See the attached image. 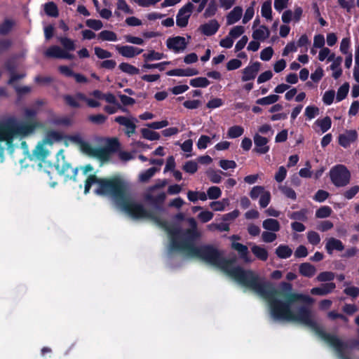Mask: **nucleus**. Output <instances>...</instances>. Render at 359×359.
I'll return each mask as SVG.
<instances>
[{
    "instance_id": "8",
    "label": "nucleus",
    "mask_w": 359,
    "mask_h": 359,
    "mask_svg": "<svg viewBox=\"0 0 359 359\" xmlns=\"http://www.w3.org/2000/svg\"><path fill=\"white\" fill-rule=\"evenodd\" d=\"M55 166L58 173L64 175L66 180H76L78 169L77 168H73L70 163L65 161L62 150H60L57 154V161Z\"/></svg>"
},
{
    "instance_id": "59",
    "label": "nucleus",
    "mask_w": 359,
    "mask_h": 359,
    "mask_svg": "<svg viewBox=\"0 0 359 359\" xmlns=\"http://www.w3.org/2000/svg\"><path fill=\"white\" fill-rule=\"evenodd\" d=\"M307 239L309 243L313 245H317L320 242V235L314 231H310L307 233Z\"/></svg>"
},
{
    "instance_id": "49",
    "label": "nucleus",
    "mask_w": 359,
    "mask_h": 359,
    "mask_svg": "<svg viewBox=\"0 0 359 359\" xmlns=\"http://www.w3.org/2000/svg\"><path fill=\"white\" fill-rule=\"evenodd\" d=\"M45 13L51 17H57L58 15V9L55 4L48 2L44 5Z\"/></svg>"
},
{
    "instance_id": "33",
    "label": "nucleus",
    "mask_w": 359,
    "mask_h": 359,
    "mask_svg": "<svg viewBox=\"0 0 359 359\" xmlns=\"http://www.w3.org/2000/svg\"><path fill=\"white\" fill-rule=\"evenodd\" d=\"M262 226L267 231L273 232L278 231L280 229L279 222L276 219H266L262 223Z\"/></svg>"
},
{
    "instance_id": "38",
    "label": "nucleus",
    "mask_w": 359,
    "mask_h": 359,
    "mask_svg": "<svg viewBox=\"0 0 359 359\" xmlns=\"http://www.w3.org/2000/svg\"><path fill=\"white\" fill-rule=\"evenodd\" d=\"M206 173H207V175H208L209 180L212 183H215V184H218L222 181L221 174H222L225 176L228 175V174L226 172H224L221 170L215 171L214 170H208Z\"/></svg>"
},
{
    "instance_id": "35",
    "label": "nucleus",
    "mask_w": 359,
    "mask_h": 359,
    "mask_svg": "<svg viewBox=\"0 0 359 359\" xmlns=\"http://www.w3.org/2000/svg\"><path fill=\"white\" fill-rule=\"evenodd\" d=\"M58 40L61 45L63 46V50L67 53H69V51H73L76 49V44L74 40L65 36L59 37Z\"/></svg>"
},
{
    "instance_id": "37",
    "label": "nucleus",
    "mask_w": 359,
    "mask_h": 359,
    "mask_svg": "<svg viewBox=\"0 0 359 359\" xmlns=\"http://www.w3.org/2000/svg\"><path fill=\"white\" fill-rule=\"evenodd\" d=\"M110 155L105 147H95L92 156L96 157L101 161H107L109 158Z\"/></svg>"
},
{
    "instance_id": "16",
    "label": "nucleus",
    "mask_w": 359,
    "mask_h": 359,
    "mask_svg": "<svg viewBox=\"0 0 359 359\" xmlns=\"http://www.w3.org/2000/svg\"><path fill=\"white\" fill-rule=\"evenodd\" d=\"M133 120L137 121V119L134 118H133V120H131L128 117L119 116L115 118L114 121L121 126H125L126 128V135L128 137H130L133 134L135 133L136 129V125L134 123Z\"/></svg>"
},
{
    "instance_id": "20",
    "label": "nucleus",
    "mask_w": 359,
    "mask_h": 359,
    "mask_svg": "<svg viewBox=\"0 0 359 359\" xmlns=\"http://www.w3.org/2000/svg\"><path fill=\"white\" fill-rule=\"evenodd\" d=\"M342 60V57L340 56L336 57L335 55H332L331 57L329 58V62H332L330 66V68L332 72V76L335 79L340 77L342 74V69L341 68Z\"/></svg>"
},
{
    "instance_id": "62",
    "label": "nucleus",
    "mask_w": 359,
    "mask_h": 359,
    "mask_svg": "<svg viewBox=\"0 0 359 359\" xmlns=\"http://www.w3.org/2000/svg\"><path fill=\"white\" fill-rule=\"evenodd\" d=\"M107 118V117L102 114L90 115L88 116V120L90 122L97 125H101L104 123L106 121Z\"/></svg>"
},
{
    "instance_id": "39",
    "label": "nucleus",
    "mask_w": 359,
    "mask_h": 359,
    "mask_svg": "<svg viewBox=\"0 0 359 359\" xmlns=\"http://www.w3.org/2000/svg\"><path fill=\"white\" fill-rule=\"evenodd\" d=\"M315 124L320 128L322 133L327 132L332 126V120L330 117L325 116L322 119H317Z\"/></svg>"
},
{
    "instance_id": "26",
    "label": "nucleus",
    "mask_w": 359,
    "mask_h": 359,
    "mask_svg": "<svg viewBox=\"0 0 359 359\" xmlns=\"http://www.w3.org/2000/svg\"><path fill=\"white\" fill-rule=\"evenodd\" d=\"M259 63L255 62L244 69L243 72V80L249 81L254 79L259 71Z\"/></svg>"
},
{
    "instance_id": "48",
    "label": "nucleus",
    "mask_w": 359,
    "mask_h": 359,
    "mask_svg": "<svg viewBox=\"0 0 359 359\" xmlns=\"http://www.w3.org/2000/svg\"><path fill=\"white\" fill-rule=\"evenodd\" d=\"M158 169L156 167H151L144 172H142L139 177V179L142 182H146L149 180L156 173Z\"/></svg>"
},
{
    "instance_id": "19",
    "label": "nucleus",
    "mask_w": 359,
    "mask_h": 359,
    "mask_svg": "<svg viewBox=\"0 0 359 359\" xmlns=\"http://www.w3.org/2000/svg\"><path fill=\"white\" fill-rule=\"evenodd\" d=\"M358 137V133L355 130H347L344 134H340L339 135V144L344 147L347 148L349 147L351 142L356 140Z\"/></svg>"
},
{
    "instance_id": "34",
    "label": "nucleus",
    "mask_w": 359,
    "mask_h": 359,
    "mask_svg": "<svg viewBox=\"0 0 359 359\" xmlns=\"http://www.w3.org/2000/svg\"><path fill=\"white\" fill-rule=\"evenodd\" d=\"M276 254L280 259H287L292 255V250L288 245H280L276 249Z\"/></svg>"
},
{
    "instance_id": "50",
    "label": "nucleus",
    "mask_w": 359,
    "mask_h": 359,
    "mask_svg": "<svg viewBox=\"0 0 359 359\" xmlns=\"http://www.w3.org/2000/svg\"><path fill=\"white\" fill-rule=\"evenodd\" d=\"M190 84L194 88H205L208 86L209 81L205 77H198L191 79Z\"/></svg>"
},
{
    "instance_id": "46",
    "label": "nucleus",
    "mask_w": 359,
    "mask_h": 359,
    "mask_svg": "<svg viewBox=\"0 0 359 359\" xmlns=\"http://www.w3.org/2000/svg\"><path fill=\"white\" fill-rule=\"evenodd\" d=\"M14 25L15 22L13 20L6 19L0 25V34H7L12 30Z\"/></svg>"
},
{
    "instance_id": "45",
    "label": "nucleus",
    "mask_w": 359,
    "mask_h": 359,
    "mask_svg": "<svg viewBox=\"0 0 359 359\" xmlns=\"http://www.w3.org/2000/svg\"><path fill=\"white\" fill-rule=\"evenodd\" d=\"M112 105H106L104 107V111L109 114L116 113L118 110L123 112H127L128 109L122 106L119 102L116 104H111Z\"/></svg>"
},
{
    "instance_id": "51",
    "label": "nucleus",
    "mask_w": 359,
    "mask_h": 359,
    "mask_svg": "<svg viewBox=\"0 0 359 359\" xmlns=\"http://www.w3.org/2000/svg\"><path fill=\"white\" fill-rule=\"evenodd\" d=\"M217 10V5L215 0H212L208 3V6L203 13V15L205 18H210L215 15Z\"/></svg>"
},
{
    "instance_id": "42",
    "label": "nucleus",
    "mask_w": 359,
    "mask_h": 359,
    "mask_svg": "<svg viewBox=\"0 0 359 359\" xmlns=\"http://www.w3.org/2000/svg\"><path fill=\"white\" fill-rule=\"evenodd\" d=\"M244 133V129L240 126H233L229 128L227 136L229 138H237L241 136Z\"/></svg>"
},
{
    "instance_id": "11",
    "label": "nucleus",
    "mask_w": 359,
    "mask_h": 359,
    "mask_svg": "<svg viewBox=\"0 0 359 359\" xmlns=\"http://www.w3.org/2000/svg\"><path fill=\"white\" fill-rule=\"evenodd\" d=\"M194 7V4L191 2H189L179 10L176 16V24L178 27H184L188 25Z\"/></svg>"
},
{
    "instance_id": "18",
    "label": "nucleus",
    "mask_w": 359,
    "mask_h": 359,
    "mask_svg": "<svg viewBox=\"0 0 359 359\" xmlns=\"http://www.w3.org/2000/svg\"><path fill=\"white\" fill-rule=\"evenodd\" d=\"M254 142L255 148L254 151L258 154H264L269 151V147L266 145L268 143V139L257 133L254 136Z\"/></svg>"
},
{
    "instance_id": "28",
    "label": "nucleus",
    "mask_w": 359,
    "mask_h": 359,
    "mask_svg": "<svg viewBox=\"0 0 359 359\" xmlns=\"http://www.w3.org/2000/svg\"><path fill=\"white\" fill-rule=\"evenodd\" d=\"M299 271L302 276L307 278L313 277L316 272V267L308 262L301 264L299 265Z\"/></svg>"
},
{
    "instance_id": "29",
    "label": "nucleus",
    "mask_w": 359,
    "mask_h": 359,
    "mask_svg": "<svg viewBox=\"0 0 359 359\" xmlns=\"http://www.w3.org/2000/svg\"><path fill=\"white\" fill-rule=\"evenodd\" d=\"M62 139L63 135L61 133L55 130H50L46 133L43 140V143L47 144H52L54 142L62 140Z\"/></svg>"
},
{
    "instance_id": "9",
    "label": "nucleus",
    "mask_w": 359,
    "mask_h": 359,
    "mask_svg": "<svg viewBox=\"0 0 359 359\" xmlns=\"http://www.w3.org/2000/svg\"><path fill=\"white\" fill-rule=\"evenodd\" d=\"M16 120L14 118H9L0 122V142L6 141L8 144L11 143L15 133Z\"/></svg>"
},
{
    "instance_id": "15",
    "label": "nucleus",
    "mask_w": 359,
    "mask_h": 359,
    "mask_svg": "<svg viewBox=\"0 0 359 359\" xmlns=\"http://www.w3.org/2000/svg\"><path fill=\"white\" fill-rule=\"evenodd\" d=\"M167 46L175 53L182 52L187 47V42L184 37L176 36L167 40Z\"/></svg>"
},
{
    "instance_id": "24",
    "label": "nucleus",
    "mask_w": 359,
    "mask_h": 359,
    "mask_svg": "<svg viewBox=\"0 0 359 359\" xmlns=\"http://www.w3.org/2000/svg\"><path fill=\"white\" fill-rule=\"evenodd\" d=\"M15 67V63L13 61H8L5 64L4 67L1 69H0V78L4 74L8 72L10 74V79L8 83L9 84H13L16 80H18L20 77L13 74Z\"/></svg>"
},
{
    "instance_id": "2",
    "label": "nucleus",
    "mask_w": 359,
    "mask_h": 359,
    "mask_svg": "<svg viewBox=\"0 0 359 359\" xmlns=\"http://www.w3.org/2000/svg\"><path fill=\"white\" fill-rule=\"evenodd\" d=\"M97 184L95 191L99 196H111L117 203L129 190V184L119 176L98 178L95 175H90L84 184V193L89 192L93 184Z\"/></svg>"
},
{
    "instance_id": "31",
    "label": "nucleus",
    "mask_w": 359,
    "mask_h": 359,
    "mask_svg": "<svg viewBox=\"0 0 359 359\" xmlns=\"http://www.w3.org/2000/svg\"><path fill=\"white\" fill-rule=\"evenodd\" d=\"M251 251L254 255L259 260L265 262L268 259L269 253L268 251L259 245H254L251 248Z\"/></svg>"
},
{
    "instance_id": "5",
    "label": "nucleus",
    "mask_w": 359,
    "mask_h": 359,
    "mask_svg": "<svg viewBox=\"0 0 359 359\" xmlns=\"http://www.w3.org/2000/svg\"><path fill=\"white\" fill-rule=\"evenodd\" d=\"M123 211L135 219L151 217V211L147 210L141 203L128 196V193L116 203Z\"/></svg>"
},
{
    "instance_id": "61",
    "label": "nucleus",
    "mask_w": 359,
    "mask_h": 359,
    "mask_svg": "<svg viewBox=\"0 0 359 359\" xmlns=\"http://www.w3.org/2000/svg\"><path fill=\"white\" fill-rule=\"evenodd\" d=\"M316 278L320 282L331 281L334 278V273L332 271H323L320 273Z\"/></svg>"
},
{
    "instance_id": "55",
    "label": "nucleus",
    "mask_w": 359,
    "mask_h": 359,
    "mask_svg": "<svg viewBox=\"0 0 359 359\" xmlns=\"http://www.w3.org/2000/svg\"><path fill=\"white\" fill-rule=\"evenodd\" d=\"M207 195L210 199L215 200L221 196L222 191L218 187H210L207 191Z\"/></svg>"
},
{
    "instance_id": "47",
    "label": "nucleus",
    "mask_w": 359,
    "mask_h": 359,
    "mask_svg": "<svg viewBox=\"0 0 359 359\" xmlns=\"http://www.w3.org/2000/svg\"><path fill=\"white\" fill-rule=\"evenodd\" d=\"M143 57L145 61H154L160 60L165 57L163 53L156 52L154 50H150L148 53H144Z\"/></svg>"
},
{
    "instance_id": "7",
    "label": "nucleus",
    "mask_w": 359,
    "mask_h": 359,
    "mask_svg": "<svg viewBox=\"0 0 359 359\" xmlns=\"http://www.w3.org/2000/svg\"><path fill=\"white\" fill-rule=\"evenodd\" d=\"M151 217H149L148 219H151L156 222V224L161 228L163 229L169 235L170 238V250L175 251V248L173 246V241L179 242V233L180 227L173 224H170L166 220L161 219L160 217L156 216L153 212H151Z\"/></svg>"
},
{
    "instance_id": "17",
    "label": "nucleus",
    "mask_w": 359,
    "mask_h": 359,
    "mask_svg": "<svg viewBox=\"0 0 359 359\" xmlns=\"http://www.w3.org/2000/svg\"><path fill=\"white\" fill-rule=\"evenodd\" d=\"M116 50L122 56L132 58L142 53L143 50L131 46H116Z\"/></svg>"
},
{
    "instance_id": "27",
    "label": "nucleus",
    "mask_w": 359,
    "mask_h": 359,
    "mask_svg": "<svg viewBox=\"0 0 359 359\" xmlns=\"http://www.w3.org/2000/svg\"><path fill=\"white\" fill-rule=\"evenodd\" d=\"M243 9L240 6L235 7L227 15V25H233L237 22L242 17Z\"/></svg>"
},
{
    "instance_id": "25",
    "label": "nucleus",
    "mask_w": 359,
    "mask_h": 359,
    "mask_svg": "<svg viewBox=\"0 0 359 359\" xmlns=\"http://www.w3.org/2000/svg\"><path fill=\"white\" fill-rule=\"evenodd\" d=\"M325 249L329 255H332L334 250L340 252L344 250V245L340 240L332 237L327 240Z\"/></svg>"
},
{
    "instance_id": "4",
    "label": "nucleus",
    "mask_w": 359,
    "mask_h": 359,
    "mask_svg": "<svg viewBox=\"0 0 359 359\" xmlns=\"http://www.w3.org/2000/svg\"><path fill=\"white\" fill-rule=\"evenodd\" d=\"M188 223L190 228L186 229L180 228L179 242L173 241V246L175 248V251H180L189 245L195 243L201 237V233L198 230L196 219L194 217H190L188 219Z\"/></svg>"
},
{
    "instance_id": "58",
    "label": "nucleus",
    "mask_w": 359,
    "mask_h": 359,
    "mask_svg": "<svg viewBox=\"0 0 359 359\" xmlns=\"http://www.w3.org/2000/svg\"><path fill=\"white\" fill-rule=\"evenodd\" d=\"M183 170L189 174H194L198 170V165L194 161H189L183 165Z\"/></svg>"
},
{
    "instance_id": "6",
    "label": "nucleus",
    "mask_w": 359,
    "mask_h": 359,
    "mask_svg": "<svg viewBox=\"0 0 359 359\" xmlns=\"http://www.w3.org/2000/svg\"><path fill=\"white\" fill-rule=\"evenodd\" d=\"M329 174L332 183L336 187H344L350 183L351 172L344 165L338 164L333 166Z\"/></svg>"
},
{
    "instance_id": "32",
    "label": "nucleus",
    "mask_w": 359,
    "mask_h": 359,
    "mask_svg": "<svg viewBox=\"0 0 359 359\" xmlns=\"http://www.w3.org/2000/svg\"><path fill=\"white\" fill-rule=\"evenodd\" d=\"M308 214L309 210L306 208H302L299 211L292 212L288 215V217L290 219L296 222H306L308 220Z\"/></svg>"
},
{
    "instance_id": "60",
    "label": "nucleus",
    "mask_w": 359,
    "mask_h": 359,
    "mask_svg": "<svg viewBox=\"0 0 359 359\" xmlns=\"http://www.w3.org/2000/svg\"><path fill=\"white\" fill-rule=\"evenodd\" d=\"M265 189L262 186H255L250 192V196L252 200H256L265 192Z\"/></svg>"
},
{
    "instance_id": "43",
    "label": "nucleus",
    "mask_w": 359,
    "mask_h": 359,
    "mask_svg": "<svg viewBox=\"0 0 359 359\" xmlns=\"http://www.w3.org/2000/svg\"><path fill=\"white\" fill-rule=\"evenodd\" d=\"M271 1L268 0L264 2L261 8V14L262 17L267 20L271 19Z\"/></svg>"
},
{
    "instance_id": "63",
    "label": "nucleus",
    "mask_w": 359,
    "mask_h": 359,
    "mask_svg": "<svg viewBox=\"0 0 359 359\" xmlns=\"http://www.w3.org/2000/svg\"><path fill=\"white\" fill-rule=\"evenodd\" d=\"M211 142V138L209 136L203 135H201L197 142V147L198 149H205L208 147V144Z\"/></svg>"
},
{
    "instance_id": "13",
    "label": "nucleus",
    "mask_w": 359,
    "mask_h": 359,
    "mask_svg": "<svg viewBox=\"0 0 359 359\" xmlns=\"http://www.w3.org/2000/svg\"><path fill=\"white\" fill-rule=\"evenodd\" d=\"M144 201L154 207L156 210H160L162 209L163 203L166 198V195L164 192L158 194L157 196H153L151 194H145Z\"/></svg>"
},
{
    "instance_id": "52",
    "label": "nucleus",
    "mask_w": 359,
    "mask_h": 359,
    "mask_svg": "<svg viewBox=\"0 0 359 359\" xmlns=\"http://www.w3.org/2000/svg\"><path fill=\"white\" fill-rule=\"evenodd\" d=\"M332 212V208L329 206L325 205L318 208L316 212V217L317 218H326L331 215Z\"/></svg>"
},
{
    "instance_id": "57",
    "label": "nucleus",
    "mask_w": 359,
    "mask_h": 359,
    "mask_svg": "<svg viewBox=\"0 0 359 359\" xmlns=\"http://www.w3.org/2000/svg\"><path fill=\"white\" fill-rule=\"evenodd\" d=\"M305 116L309 120L315 118L319 114V109L313 105H310L305 109Z\"/></svg>"
},
{
    "instance_id": "23",
    "label": "nucleus",
    "mask_w": 359,
    "mask_h": 359,
    "mask_svg": "<svg viewBox=\"0 0 359 359\" xmlns=\"http://www.w3.org/2000/svg\"><path fill=\"white\" fill-rule=\"evenodd\" d=\"M336 287L334 283H323L320 287L311 289V293L313 295L323 296L332 292Z\"/></svg>"
},
{
    "instance_id": "36",
    "label": "nucleus",
    "mask_w": 359,
    "mask_h": 359,
    "mask_svg": "<svg viewBox=\"0 0 359 359\" xmlns=\"http://www.w3.org/2000/svg\"><path fill=\"white\" fill-rule=\"evenodd\" d=\"M98 39L103 41H116L118 37L116 33L109 30H103L98 35Z\"/></svg>"
},
{
    "instance_id": "64",
    "label": "nucleus",
    "mask_w": 359,
    "mask_h": 359,
    "mask_svg": "<svg viewBox=\"0 0 359 359\" xmlns=\"http://www.w3.org/2000/svg\"><path fill=\"white\" fill-rule=\"evenodd\" d=\"M86 25L95 31L100 30L102 28L103 24L99 20L88 19L86 21Z\"/></svg>"
},
{
    "instance_id": "40",
    "label": "nucleus",
    "mask_w": 359,
    "mask_h": 359,
    "mask_svg": "<svg viewBox=\"0 0 359 359\" xmlns=\"http://www.w3.org/2000/svg\"><path fill=\"white\" fill-rule=\"evenodd\" d=\"M118 67L123 72L126 73L129 75L138 74L140 72L139 69L127 62L121 63Z\"/></svg>"
},
{
    "instance_id": "10",
    "label": "nucleus",
    "mask_w": 359,
    "mask_h": 359,
    "mask_svg": "<svg viewBox=\"0 0 359 359\" xmlns=\"http://www.w3.org/2000/svg\"><path fill=\"white\" fill-rule=\"evenodd\" d=\"M64 100L67 105L73 108H78L81 107L79 101L86 102L88 106L93 108L97 107L100 105L97 100L95 99L87 98L85 95L81 93H77L75 97L66 95L64 96Z\"/></svg>"
},
{
    "instance_id": "54",
    "label": "nucleus",
    "mask_w": 359,
    "mask_h": 359,
    "mask_svg": "<svg viewBox=\"0 0 359 359\" xmlns=\"http://www.w3.org/2000/svg\"><path fill=\"white\" fill-rule=\"evenodd\" d=\"M33 153L38 159L44 160L47 157L48 151L42 144H39L36 146Z\"/></svg>"
},
{
    "instance_id": "12",
    "label": "nucleus",
    "mask_w": 359,
    "mask_h": 359,
    "mask_svg": "<svg viewBox=\"0 0 359 359\" xmlns=\"http://www.w3.org/2000/svg\"><path fill=\"white\" fill-rule=\"evenodd\" d=\"M41 126V123L36 120L26 121L20 124H18L16 122L15 133L18 135H27L32 133L36 128Z\"/></svg>"
},
{
    "instance_id": "41",
    "label": "nucleus",
    "mask_w": 359,
    "mask_h": 359,
    "mask_svg": "<svg viewBox=\"0 0 359 359\" xmlns=\"http://www.w3.org/2000/svg\"><path fill=\"white\" fill-rule=\"evenodd\" d=\"M141 134L143 138L151 141L158 140L161 137L158 133L151 130L149 128H142Z\"/></svg>"
},
{
    "instance_id": "56",
    "label": "nucleus",
    "mask_w": 359,
    "mask_h": 359,
    "mask_svg": "<svg viewBox=\"0 0 359 359\" xmlns=\"http://www.w3.org/2000/svg\"><path fill=\"white\" fill-rule=\"evenodd\" d=\"M358 192H359V186L355 185V186L351 187L348 189L346 190L345 191H344L342 195L346 199L351 200V199L353 198Z\"/></svg>"
},
{
    "instance_id": "44",
    "label": "nucleus",
    "mask_w": 359,
    "mask_h": 359,
    "mask_svg": "<svg viewBox=\"0 0 359 359\" xmlns=\"http://www.w3.org/2000/svg\"><path fill=\"white\" fill-rule=\"evenodd\" d=\"M279 96L277 95H269L268 96L257 100L256 104L260 105H269L275 103L278 101Z\"/></svg>"
},
{
    "instance_id": "30",
    "label": "nucleus",
    "mask_w": 359,
    "mask_h": 359,
    "mask_svg": "<svg viewBox=\"0 0 359 359\" xmlns=\"http://www.w3.org/2000/svg\"><path fill=\"white\" fill-rule=\"evenodd\" d=\"M252 37L256 40L263 41L269 37V30L264 25L259 26L257 28L253 29Z\"/></svg>"
},
{
    "instance_id": "14",
    "label": "nucleus",
    "mask_w": 359,
    "mask_h": 359,
    "mask_svg": "<svg viewBox=\"0 0 359 359\" xmlns=\"http://www.w3.org/2000/svg\"><path fill=\"white\" fill-rule=\"evenodd\" d=\"M45 55L47 57L62 58V59H73L74 55L64 50L62 48L57 46H52L45 52Z\"/></svg>"
},
{
    "instance_id": "22",
    "label": "nucleus",
    "mask_w": 359,
    "mask_h": 359,
    "mask_svg": "<svg viewBox=\"0 0 359 359\" xmlns=\"http://www.w3.org/2000/svg\"><path fill=\"white\" fill-rule=\"evenodd\" d=\"M231 247L232 249L238 252L240 258L243 259L245 263H250L252 262L249 257L248 248L246 245L240 243L233 242L231 245Z\"/></svg>"
},
{
    "instance_id": "21",
    "label": "nucleus",
    "mask_w": 359,
    "mask_h": 359,
    "mask_svg": "<svg viewBox=\"0 0 359 359\" xmlns=\"http://www.w3.org/2000/svg\"><path fill=\"white\" fill-rule=\"evenodd\" d=\"M219 27V24L216 20H211L199 27V30L205 36L215 34Z\"/></svg>"
},
{
    "instance_id": "1",
    "label": "nucleus",
    "mask_w": 359,
    "mask_h": 359,
    "mask_svg": "<svg viewBox=\"0 0 359 359\" xmlns=\"http://www.w3.org/2000/svg\"><path fill=\"white\" fill-rule=\"evenodd\" d=\"M243 286L253 290L269 301L271 315L277 320L294 321L315 330L318 335L333 347L342 359H349L345 354L347 344L336 335L326 332L312 319L311 311L306 306H301L296 313L291 309L296 302H311V298L303 294L292 292V285L282 282L279 289H276L269 282L263 280L252 270H245L241 266H230L226 271Z\"/></svg>"
},
{
    "instance_id": "53",
    "label": "nucleus",
    "mask_w": 359,
    "mask_h": 359,
    "mask_svg": "<svg viewBox=\"0 0 359 359\" xmlns=\"http://www.w3.org/2000/svg\"><path fill=\"white\" fill-rule=\"evenodd\" d=\"M120 147V143L117 138H111L108 140L106 149L111 154L113 152H116Z\"/></svg>"
},
{
    "instance_id": "3",
    "label": "nucleus",
    "mask_w": 359,
    "mask_h": 359,
    "mask_svg": "<svg viewBox=\"0 0 359 359\" xmlns=\"http://www.w3.org/2000/svg\"><path fill=\"white\" fill-rule=\"evenodd\" d=\"M180 252H184L190 257L199 258L206 263L220 268L225 272L236 262L235 258L226 259L224 257L222 252L212 245L196 246L194 243L189 245Z\"/></svg>"
}]
</instances>
